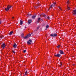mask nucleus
Wrapping results in <instances>:
<instances>
[{"instance_id": "1", "label": "nucleus", "mask_w": 76, "mask_h": 76, "mask_svg": "<svg viewBox=\"0 0 76 76\" xmlns=\"http://www.w3.org/2000/svg\"><path fill=\"white\" fill-rule=\"evenodd\" d=\"M31 36V34H28L27 35V36H26L25 37H24V39H27V38H29Z\"/></svg>"}, {"instance_id": "2", "label": "nucleus", "mask_w": 76, "mask_h": 76, "mask_svg": "<svg viewBox=\"0 0 76 76\" xmlns=\"http://www.w3.org/2000/svg\"><path fill=\"white\" fill-rule=\"evenodd\" d=\"M57 34H50V37H57Z\"/></svg>"}, {"instance_id": "3", "label": "nucleus", "mask_w": 76, "mask_h": 76, "mask_svg": "<svg viewBox=\"0 0 76 76\" xmlns=\"http://www.w3.org/2000/svg\"><path fill=\"white\" fill-rule=\"evenodd\" d=\"M31 42H32V40L31 39H30L27 41V43L28 44H31Z\"/></svg>"}, {"instance_id": "4", "label": "nucleus", "mask_w": 76, "mask_h": 76, "mask_svg": "<svg viewBox=\"0 0 76 76\" xmlns=\"http://www.w3.org/2000/svg\"><path fill=\"white\" fill-rule=\"evenodd\" d=\"M1 47L3 49H4V48H5V47H6V45L4 43H3L2 44V45H1Z\"/></svg>"}, {"instance_id": "5", "label": "nucleus", "mask_w": 76, "mask_h": 76, "mask_svg": "<svg viewBox=\"0 0 76 76\" xmlns=\"http://www.w3.org/2000/svg\"><path fill=\"white\" fill-rule=\"evenodd\" d=\"M54 56L55 57H61V55L59 54L55 55Z\"/></svg>"}, {"instance_id": "6", "label": "nucleus", "mask_w": 76, "mask_h": 76, "mask_svg": "<svg viewBox=\"0 0 76 76\" xmlns=\"http://www.w3.org/2000/svg\"><path fill=\"white\" fill-rule=\"evenodd\" d=\"M73 15H76V10H75L72 12Z\"/></svg>"}, {"instance_id": "7", "label": "nucleus", "mask_w": 76, "mask_h": 76, "mask_svg": "<svg viewBox=\"0 0 76 76\" xmlns=\"http://www.w3.org/2000/svg\"><path fill=\"white\" fill-rule=\"evenodd\" d=\"M31 22H32V20H28V24H31Z\"/></svg>"}, {"instance_id": "8", "label": "nucleus", "mask_w": 76, "mask_h": 76, "mask_svg": "<svg viewBox=\"0 0 76 76\" xmlns=\"http://www.w3.org/2000/svg\"><path fill=\"white\" fill-rule=\"evenodd\" d=\"M37 23H39V22H40V21H41V18H38L37 19Z\"/></svg>"}, {"instance_id": "9", "label": "nucleus", "mask_w": 76, "mask_h": 76, "mask_svg": "<svg viewBox=\"0 0 76 76\" xmlns=\"http://www.w3.org/2000/svg\"><path fill=\"white\" fill-rule=\"evenodd\" d=\"M59 53L61 54H64V52L62 50H60Z\"/></svg>"}, {"instance_id": "10", "label": "nucleus", "mask_w": 76, "mask_h": 76, "mask_svg": "<svg viewBox=\"0 0 76 76\" xmlns=\"http://www.w3.org/2000/svg\"><path fill=\"white\" fill-rule=\"evenodd\" d=\"M36 16H37V15H34L32 16V18L33 19H35V18H36Z\"/></svg>"}, {"instance_id": "11", "label": "nucleus", "mask_w": 76, "mask_h": 76, "mask_svg": "<svg viewBox=\"0 0 76 76\" xmlns=\"http://www.w3.org/2000/svg\"><path fill=\"white\" fill-rule=\"evenodd\" d=\"M16 47H17V45L15 43H14L13 45V47L14 48H16Z\"/></svg>"}, {"instance_id": "12", "label": "nucleus", "mask_w": 76, "mask_h": 76, "mask_svg": "<svg viewBox=\"0 0 76 76\" xmlns=\"http://www.w3.org/2000/svg\"><path fill=\"white\" fill-rule=\"evenodd\" d=\"M20 24L21 25H22V24H23V21H22V20H20Z\"/></svg>"}, {"instance_id": "13", "label": "nucleus", "mask_w": 76, "mask_h": 76, "mask_svg": "<svg viewBox=\"0 0 76 76\" xmlns=\"http://www.w3.org/2000/svg\"><path fill=\"white\" fill-rule=\"evenodd\" d=\"M11 7H12V6H9V5H8L7 6V8H8V9H9V10L10 9V8H11Z\"/></svg>"}, {"instance_id": "14", "label": "nucleus", "mask_w": 76, "mask_h": 76, "mask_svg": "<svg viewBox=\"0 0 76 76\" xmlns=\"http://www.w3.org/2000/svg\"><path fill=\"white\" fill-rule=\"evenodd\" d=\"M13 31H11L10 33H9V35H11L12 34H13Z\"/></svg>"}, {"instance_id": "15", "label": "nucleus", "mask_w": 76, "mask_h": 76, "mask_svg": "<svg viewBox=\"0 0 76 76\" xmlns=\"http://www.w3.org/2000/svg\"><path fill=\"white\" fill-rule=\"evenodd\" d=\"M5 10H6V11H9V8H6L5 9Z\"/></svg>"}, {"instance_id": "16", "label": "nucleus", "mask_w": 76, "mask_h": 76, "mask_svg": "<svg viewBox=\"0 0 76 76\" xmlns=\"http://www.w3.org/2000/svg\"><path fill=\"white\" fill-rule=\"evenodd\" d=\"M67 9H68V10H70V7H69L68 5H67Z\"/></svg>"}, {"instance_id": "17", "label": "nucleus", "mask_w": 76, "mask_h": 76, "mask_svg": "<svg viewBox=\"0 0 76 76\" xmlns=\"http://www.w3.org/2000/svg\"><path fill=\"white\" fill-rule=\"evenodd\" d=\"M49 27V26L48 25H47L46 26V28H46L45 30H47V28H48Z\"/></svg>"}, {"instance_id": "18", "label": "nucleus", "mask_w": 76, "mask_h": 76, "mask_svg": "<svg viewBox=\"0 0 76 76\" xmlns=\"http://www.w3.org/2000/svg\"><path fill=\"white\" fill-rule=\"evenodd\" d=\"M27 74H28V72H27V71H26L24 74V75H27Z\"/></svg>"}, {"instance_id": "19", "label": "nucleus", "mask_w": 76, "mask_h": 76, "mask_svg": "<svg viewBox=\"0 0 76 76\" xmlns=\"http://www.w3.org/2000/svg\"><path fill=\"white\" fill-rule=\"evenodd\" d=\"M28 16H31V15H31V14H28Z\"/></svg>"}, {"instance_id": "20", "label": "nucleus", "mask_w": 76, "mask_h": 76, "mask_svg": "<svg viewBox=\"0 0 76 76\" xmlns=\"http://www.w3.org/2000/svg\"><path fill=\"white\" fill-rule=\"evenodd\" d=\"M26 50H25L23 51V53H26Z\"/></svg>"}, {"instance_id": "21", "label": "nucleus", "mask_w": 76, "mask_h": 76, "mask_svg": "<svg viewBox=\"0 0 76 76\" xmlns=\"http://www.w3.org/2000/svg\"><path fill=\"white\" fill-rule=\"evenodd\" d=\"M52 7H53V5L52 4L50 6V9H51V8H52Z\"/></svg>"}, {"instance_id": "22", "label": "nucleus", "mask_w": 76, "mask_h": 76, "mask_svg": "<svg viewBox=\"0 0 76 76\" xmlns=\"http://www.w3.org/2000/svg\"><path fill=\"white\" fill-rule=\"evenodd\" d=\"M34 7L35 8V9H37V8H38V7L37 6H34Z\"/></svg>"}, {"instance_id": "23", "label": "nucleus", "mask_w": 76, "mask_h": 76, "mask_svg": "<svg viewBox=\"0 0 76 76\" xmlns=\"http://www.w3.org/2000/svg\"><path fill=\"white\" fill-rule=\"evenodd\" d=\"M58 8L61 10V7H59Z\"/></svg>"}, {"instance_id": "24", "label": "nucleus", "mask_w": 76, "mask_h": 76, "mask_svg": "<svg viewBox=\"0 0 76 76\" xmlns=\"http://www.w3.org/2000/svg\"><path fill=\"white\" fill-rule=\"evenodd\" d=\"M12 53H13L14 54H15V51L12 50Z\"/></svg>"}, {"instance_id": "25", "label": "nucleus", "mask_w": 76, "mask_h": 76, "mask_svg": "<svg viewBox=\"0 0 76 76\" xmlns=\"http://www.w3.org/2000/svg\"><path fill=\"white\" fill-rule=\"evenodd\" d=\"M45 23H43L42 25L43 26H45Z\"/></svg>"}, {"instance_id": "26", "label": "nucleus", "mask_w": 76, "mask_h": 76, "mask_svg": "<svg viewBox=\"0 0 76 76\" xmlns=\"http://www.w3.org/2000/svg\"><path fill=\"white\" fill-rule=\"evenodd\" d=\"M52 6H53V7H55V5H54V4H53Z\"/></svg>"}, {"instance_id": "27", "label": "nucleus", "mask_w": 76, "mask_h": 76, "mask_svg": "<svg viewBox=\"0 0 76 76\" xmlns=\"http://www.w3.org/2000/svg\"><path fill=\"white\" fill-rule=\"evenodd\" d=\"M57 48H60V45H58V46H57Z\"/></svg>"}, {"instance_id": "28", "label": "nucleus", "mask_w": 76, "mask_h": 76, "mask_svg": "<svg viewBox=\"0 0 76 76\" xmlns=\"http://www.w3.org/2000/svg\"><path fill=\"white\" fill-rule=\"evenodd\" d=\"M69 1H68L67 2V4H69Z\"/></svg>"}, {"instance_id": "29", "label": "nucleus", "mask_w": 76, "mask_h": 76, "mask_svg": "<svg viewBox=\"0 0 76 76\" xmlns=\"http://www.w3.org/2000/svg\"><path fill=\"white\" fill-rule=\"evenodd\" d=\"M53 4H54V5H55V4H56V2H54Z\"/></svg>"}, {"instance_id": "30", "label": "nucleus", "mask_w": 76, "mask_h": 76, "mask_svg": "<svg viewBox=\"0 0 76 76\" xmlns=\"http://www.w3.org/2000/svg\"><path fill=\"white\" fill-rule=\"evenodd\" d=\"M43 21V20L42 19H40L41 22H42Z\"/></svg>"}, {"instance_id": "31", "label": "nucleus", "mask_w": 76, "mask_h": 76, "mask_svg": "<svg viewBox=\"0 0 76 76\" xmlns=\"http://www.w3.org/2000/svg\"><path fill=\"white\" fill-rule=\"evenodd\" d=\"M43 16H44V17H45V16H46L44 14H43Z\"/></svg>"}, {"instance_id": "32", "label": "nucleus", "mask_w": 76, "mask_h": 76, "mask_svg": "<svg viewBox=\"0 0 76 76\" xmlns=\"http://www.w3.org/2000/svg\"><path fill=\"white\" fill-rule=\"evenodd\" d=\"M47 18H48V19H50V17L48 16L47 17Z\"/></svg>"}, {"instance_id": "33", "label": "nucleus", "mask_w": 76, "mask_h": 76, "mask_svg": "<svg viewBox=\"0 0 76 76\" xmlns=\"http://www.w3.org/2000/svg\"><path fill=\"white\" fill-rule=\"evenodd\" d=\"M39 26H38V27H37V29H39Z\"/></svg>"}, {"instance_id": "34", "label": "nucleus", "mask_w": 76, "mask_h": 76, "mask_svg": "<svg viewBox=\"0 0 76 76\" xmlns=\"http://www.w3.org/2000/svg\"><path fill=\"white\" fill-rule=\"evenodd\" d=\"M1 39H2V38H3V36H1Z\"/></svg>"}, {"instance_id": "35", "label": "nucleus", "mask_w": 76, "mask_h": 76, "mask_svg": "<svg viewBox=\"0 0 76 76\" xmlns=\"http://www.w3.org/2000/svg\"><path fill=\"white\" fill-rule=\"evenodd\" d=\"M24 35V34H22V36H23Z\"/></svg>"}, {"instance_id": "36", "label": "nucleus", "mask_w": 76, "mask_h": 76, "mask_svg": "<svg viewBox=\"0 0 76 76\" xmlns=\"http://www.w3.org/2000/svg\"><path fill=\"white\" fill-rule=\"evenodd\" d=\"M60 67H61V63L60 64Z\"/></svg>"}, {"instance_id": "37", "label": "nucleus", "mask_w": 76, "mask_h": 76, "mask_svg": "<svg viewBox=\"0 0 76 76\" xmlns=\"http://www.w3.org/2000/svg\"><path fill=\"white\" fill-rule=\"evenodd\" d=\"M1 22L0 21V24H1Z\"/></svg>"}, {"instance_id": "38", "label": "nucleus", "mask_w": 76, "mask_h": 76, "mask_svg": "<svg viewBox=\"0 0 76 76\" xmlns=\"http://www.w3.org/2000/svg\"><path fill=\"white\" fill-rule=\"evenodd\" d=\"M14 18V17H13L12 18V19H13Z\"/></svg>"}, {"instance_id": "39", "label": "nucleus", "mask_w": 76, "mask_h": 76, "mask_svg": "<svg viewBox=\"0 0 76 76\" xmlns=\"http://www.w3.org/2000/svg\"><path fill=\"white\" fill-rule=\"evenodd\" d=\"M39 5H38V7H39Z\"/></svg>"}, {"instance_id": "40", "label": "nucleus", "mask_w": 76, "mask_h": 76, "mask_svg": "<svg viewBox=\"0 0 76 76\" xmlns=\"http://www.w3.org/2000/svg\"><path fill=\"white\" fill-rule=\"evenodd\" d=\"M25 28H26V27H25Z\"/></svg>"}]
</instances>
